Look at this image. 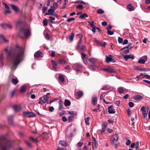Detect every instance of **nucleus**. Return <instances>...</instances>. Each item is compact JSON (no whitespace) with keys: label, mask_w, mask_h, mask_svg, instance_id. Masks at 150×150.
Returning a JSON list of instances; mask_svg holds the SVG:
<instances>
[{"label":"nucleus","mask_w":150,"mask_h":150,"mask_svg":"<svg viewBox=\"0 0 150 150\" xmlns=\"http://www.w3.org/2000/svg\"><path fill=\"white\" fill-rule=\"evenodd\" d=\"M8 57L11 59V63L12 64V70H15L24 57V49L22 47L16 45L15 47L9 51L7 48L4 49Z\"/></svg>","instance_id":"obj_1"},{"label":"nucleus","mask_w":150,"mask_h":150,"mask_svg":"<svg viewBox=\"0 0 150 150\" xmlns=\"http://www.w3.org/2000/svg\"><path fill=\"white\" fill-rule=\"evenodd\" d=\"M0 146L1 150H8L12 146V144L5 136H3L0 137Z\"/></svg>","instance_id":"obj_2"},{"label":"nucleus","mask_w":150,"mask_h":150,"mask_svg":"<svg viewBox=\"0 0 150 150\" xmlns=\"http://www.w3.org/2000/svg\"><path fill=\"white\" fill-rule=\"evenodd\" d=\"M30 34V32L29 29L23 28L20 29L18 35L19 37L22 38L23 36L27 37Z\"/></svg>","instance_id":"obj_3"},{"label":"nucleus","mask_w":150,"mask_h":150,"mask_svg":"<svg viewBox=\"0 0 150 150\" xmlns=\"http://www.w3.org/2000/svg\"><path fill=\"white\" fill-rule=\"evenodd\" d=\"M74 69L77 72H81L82 69L83 68L82 65L80 64H76L73 66Z\"/></svg>","instance_id":"obj_4"},{"label":"nucleus","mask_w":150,"mask_h":150,"mask_svg":"<svg viewBox=\"0 0 150 150\" xmlns=\"http://www.w3.org/2000/svg\"><path fill=\"white\" fill-rule=\"evenodd\" d=\"M23 114L24 116L28 117H33L35 116V115L34 113L29 111L23 112Z\"/></svg>","instance_id":"obj_5"},{"label":"nucleus","mask_w":150,"mask_h":150,"mask_svg":"<svg viewBox=\"0 0 150 150\" xmlns=\"http://www.w3.org/2000/svg\"><path fill=\"white\" fill-rule=\"evenodd\" d=\"M118 140V135L117 134H113L111 139V143L114 144V143L117 142Z\"/></svg>","instance_id":"obj_6"},{"label":"nucleus","mask_w":150,"mask_h":150,"mask_svg":"<svg viewBox=\"0 0 150 150\" xmlns=\"http://www.w3.org/2000/svg\"><path fill=\"white\" fill-rule=\"evenodd\" d=\"M103 70L108 73H115L116 72V70L112 67H110L108 68H104Z\"/></svg>","instance_id":"obj_7"},{"label":"nucleus","mask_w":150,"mask_h":150,"mask_svg":"<svg viewBox=\"0 0 150 150\" xmlns=\"http://www.w3.org/2000/svg\"><path fill=\"white\" fill-rule=\"evenodd\" d=\"M110 57L108 56L107 55H106L105 57V61L107 63H109L110 62H112L113 63L115 62V60L112 59V55H110Z\"/></svg>","instance_id":"obj_8"},{"label":"nucleus","mask_w":150,"mask_h":150,"mask_svg":"<svg viewBox=\"0 0 150 150\" xmlns=\"http://www.w3.org/2000/svg\"><path fill=\"white\" fill-rule=\"evenodd\" d=\"M141 110L142 111V116L144 118H145L147 114L148 110L146 109L145 107L143 106L141 108Z\"/></svg>","instance_id":"obj_9"},{"label":"nucleus","mask_w":150,"mask_h":150,"mask_svg":"<svg viewBox=\"0 0 150 150\" xmlns=\"http://www.w3.org/2000/svg\"><path fill=\"white\" fill-rule=\"evenodd\" d=\"M89 61L93 64V66H97V60L93 58H89L88 59Z\"/></svg>","instance_id":"obj_10"},{"label":"nucleus","mask_w":150,"mask_h":150,"mask_svg":"<svg viewBox=\"0 0 150 150\" xmlns=\"http://www.w3.org/2000/svg\"><path fill=\"white\" fill-rule=\"evenodd\" d=\"M92 142H93V149H94L96 148L98 145V141L96 140L94 137L92 138Z\"/></svg>","instance_id":"obj_11"},{"label":"nucleus","mask_w":150,"mask_h":150,"mask_svg":"<svg viewBox=\"0 0 150 150\" xmlns=\"http://www.w3.org/2000/svg\"><path fill=\"white\" fill-rule=\"evenodd\" d=\"M77 35L79 36L80 39L77 43L76 48H80L81 44L82 42V38L83 37V35L81 34H78Z\"/></svg>","instance_id":"obj_12"},{"label":"nucleus","mask_w":150,"mask_h":150,"mask_svg":"<svg viewBox=\"0 0 150 150\" xmlns=\"http://www.w3.org/2000/svg\"><path fill=\"white\" fill-rule=\"evenodd\" d=\"M34 56L37 58H40L43 56V54L42 52L39 51H38L35 52Z\"/></svg>","instance_id":"obj_13"},{"label":"nucleus","mask_w":150,"mask_h":150,"mask_svg":"<svg viewBox=\"0 0 150 150\" xmlns=\"http://www.w3.org/2000/svg\"><path fill=\"white\" fill-rule=\"evenodd\" d=\"M143 57L144 58V59H141H141H139L138 61L139 63L143 64L145 63L146 61L147 60V57L146 56H144Z\"/></svg>","instance_id":"obj_14"},{"label":"nucleus","mask_w":150,"mask_h":150,"mask_svg":"<svg viewBox=\"0 0 150 150\" xmlns=\"http://www.w3.org/2000/svg\"><path fill=\"white\" fill-rule=\"evenodd\" d=\"M14 110L16 112L19 111L21 110V107L19 105H15L13 107Z\"/></svg>","instance_id":"obj_15"},{"label":"nucleus","mask_w":150,"mask_h":150,"mask_svg":"<svg viewBox=\"0 0 150 150\" xmlns=\"http://www.w3.org/2000/svg\"><path fill=\"white\" fill-rule=\"evenodd\" d=\"M108 112L110 114L114 113H115V109H113L112 105L108 107Z\"/></svg>","instance_id":"obj_16"},{"label":"nucleus","mask_w":150,"mask_h":150,"mask_svg":"<svg viewBox=\"0 0 150 150\" xmlns=\"http://www.w3.org/2000/svg\"><path fill=\"white\" fill-rule=\"evenodd\" d=\"M124 59L127 60L128 59L131 58L133 59L134 58V56L133 55L129 54L128 55H125L124 56Z\"/></svg>","instance_id":"obj_17"},{"label":"nucleus","mask_w":150,"mask_h":150,"mask_svg":"<svg viewBox=\"0 0 150 150\" xmlns=\"http://www.w3.org/2000/svg\"><path fill=\"white\" fill-rule=\"evenodd\" d=\"M48 12L47 13H46V15H51L53 14V13L54 12V9L50 8L48 10Z\"/></svg>","instance_id":"obj_18"},{"label":"nucleus","mask_w":150,"mask_h":150,"mask_svg":"<svg viewBox=\"0 0 150 150\" xmlns=\"http://www.w3.org/2000/svg\"><path fill=\"white\" fill-rule=\"evenodd\" d=\"M143 98V97L142 96L139 95L134 96V99L139 101L141 100Z\"/></svg>","instance_id":"obj_19"},{"label":"nucleus","mask_w":150,"mask_h":150,"mask_svg":"<svg viewBox=\"0 0 150 150\" xmlns=\"http://www.w3.org/2000/svg\"><path fill=\"white\" fill-rule=\"evenodd\" d=\"M97 98L96 97H94L92 98L91 102L92 104L95 105L97 103Z\"/></svg>","instance_id":"obj_20"},{"label":"nucleus","mask_w":150,"mask_h":150,"mask_svg":"<svg viewBox=\"0 0 150 150\" xmlns=\"http://www.w3.org/2000/svg\"><path fill=\"white\" fill-rule=\"evenodd\" d=\"M58 103L59 104L58 109L59 110H61L63 108V102L62 100H59L58 102Z\"/></svg>","instance_id":"obj_21"},{"label":"nucleus","mask_w":150,"mask_h":150,"mask_svg":"<svg viewBox=\"0 0 150 150\" xmlns=\"http://www.w3.org/2000/svg\"><path fill=\"white\" fill-rule=\"evenodd\" d=\"M12 83L14 85H16L18 82V81L17 79L13 78L11 79Z\"/></svg>","instance_id":"obj_22"},{"label":"nucleus","mask_w":150,"mask_h":150,"mask_svg":"<svg viewBox=\"0 0 150 150\" xmlns=\"http://www.w3.org/2000/svg\"><path fill=\"white\" fill-rule=\"evenodd\" d=\"M8 121L10 125H13V117L12 116H10L8 117Z\"/></svg>","instance_id":"obj_23"},{"label":"nucleus","mask_w":150,"mask_h":150,"mask_svg":"<svg viewBox=\"0 0 150 150\" xmlns=\"http://www.w3.org/2000/svg\"><path fill=\"white\" fill-rule=\"evenodd\" d=\"M64 104L65 106H67L70 105L71 103L69 100H68L66 99L64 100Z\"/></svg>","instance_id":"obj_24"},{"label":"nucleus","mask_w":150,"mask_h":150,"mask_svg":"<svg viewBox=\"0 0 150 150\" xmlns=\"http://www.w3.org/2000/svg\"><path fill=\"white\" fill-rule=\"evenodd\" d=\"M26 86L25 85L23 86L21 88L20 92L23 93L25 91L26 89Z\"/></svg>","instance_id":"obj_25"},{"label":"nucleus","mask_w":150,"mask_h":150,"mask_svg":"<svg viewBox=\"0 0 150 150\" xmlns=\"http://www.w3.org/2000/svg\"><path fill=\"white\" fill-rule=\"evenodd\" d=\"M77 95L79 97H81L83 95V93L82 91H79L76 92Z\"/></svg>","instance_id":"obj_26"},{"label":"nucleus","mask_w":150,"mask_h":150,"mask_svg":"<svg viewBox=\"0 0 150 150\" xmlns=\"http://www.w3.org/2000/svg\"><path fill=\"white\" fill-rule=\"evenodd\" d=\"M11 6L12 9L15 11L17 12L19 10L18 8L16 6L13 4H11Z\"/></svg>","instance_id":"obj_27"},{"label":"nucleus","mask_w":150,"mask_h":150,"mask_svg":"<svg viewBox=\"0 0 150 150\" xmlns=\"http://www.w3.org/2000/svg\"><path fill=\"white\" fill-rule=\"evenodd\" d=\"M46 103V102L44 100L43 98L42 97H41L40 98L39 100V103L40 104H43L45 103Z\"/></svg>","instance_id":"obj_28"},{"label":"nucleus","mask_w":150,"mask_h":150,"mask_svg":"<svg viewBox=\"0 0 150 150\" xmlns=\"http://www.w3.org/2000/svg\"><path fill=\"white\" fill-rule=\"evenodd\" d=\"M0 40H3L5 42H7L9 41L8 40L6 39L2 35H0Z\"/></svg>","instance_id":"obj_29"},{"label":"nucleus","mask_w":150,"mask_h":150,"mask_svg":"<svg viewBox=\"0 0 150 150\" xmlns=\"http://www.w3.org/2000/svg\"><path fill=\"white\" fill-rule=\"evenodd\" d=\"M88 17V15L87 14L83 13L79 16V18L81 19H84V18L87 17Z\"/></svg>","instance_id":"obj_30"},{"label":"nucleus","mask_w":150,"mask_h":150,"mask_svg":"<svg viewBox=\"0 0 150 150\" xmlns=\"http://www.w3.org/2000/svg\"><path fill=\"white\" fill-rule=\"evenodd\" d=\"M74 36V33H71V35H69V39L71 42L73 40Z\"/></svg>","instance_id":"obj_31"},{"label":"nucleus","mask_w":150,"mask_h":150,"mask_svg":"<svg viewBox=\"0 0 150 150\" xmlns=\"http://www.w3.org/2000/svg\"><path fill=\"white\" fill-rule=\"evenodd\" d=\"M127 8L130 11H133L134 10L133 7L130 4H129L127 5Z\"/></svg>","instance_id":"obj_32"},{"label":"nucleus","mask_w":150,"mask_h":150,"mask_svg":"<svg viewBox=\"0 0 150 150\" xmlns=\"http://www.w3.org/2000/svg\"><path fill=\"white\" fill-rule=\"evenodd\" d=\"M52 62L53 66V68L54 69H56L57 65V63L53 60H52Z\"/></svg>","instance_id":"obj_33"},{"label":"nucleus","mask_w":150,"mask_h":150,"mask_svg":"<svg viewBox=\"0 0 150 150\" xmlns=\"http://www.w3.org/2000/svg\"><path fill=\"white\" fill-rule=\"evenodd\" d=\"M102 133L105 131V129L107 127V125L103 124L102 125Z\"/></svg>","instance_id":"obj_34"},{"label":"nucleus","mask_w":150,"mask_h":150,"mask_svg":"<svg viewBox=\"0 0 150 150\" xmlns=\"http://www.w3.org/2000/svg\"><path fill=\"white\" fill-rule=\"evenodd\" d=\"M59 79L60 81L62 83H63L64 81V78L63 76H60L59 77Z\"/></svg>","instance_id":"obj_35"},{"label":"nucleus","mask_w":150,"mask_h":150,"mask_svg":"<svg viewBox=\"0 0 150 150\" xmlns=\"http://www.w3.org/2000/svg\"><path fill=\"white\" fill-rule=\"evenodd\" d=\"M121 50L123 51L124 53L126 54L129 52V49H124V48L121 49Z\"/></svg>","instance_id":"obj_36"},{"label":"nucleus","mask_w":150,"mask_h":150,"mask_svg":"<svg viewBox=\"0 0 150 150\" xmlns=\"http://www.w3.org/2000/svg\"><path fill=\"white\" fill-rule=\"evenodd\" d=\"M59 143L62 146H66L67 145L66 143L63 141H60Z\"/></svg>","instance_id":"obj_37"},{"label":"nucleus","mask_w":150,"mask_h":150,"mask_svg":"<svg viewBox=\"0 0 150 150\" xmlns=\"http://www.w3.org/2000/svg\"><path fill=\"white\" fill-rule=\"evenodd\" d=\"M118 91L119 93H122L124 92V89L122 87H120L119 88H118Z\"/></svg>","instance_id":"obj_38"},{"label":"nucleus","mask_w":150,"mask_h":150,"mask_svg":"<svg viewBox=\"0 0 150 150\" xmlns=\"http://www.w3.org/2000/svg\"><path fill=\"white\" fill-rule=\"evenodd\" d=\"M97 12L98 14H101L104 13V11L103 9H99L97 11Z\"/></svg>","instance_id":"obj_39"},{"label":"nucleus","mask_w":150,"mask_h":150,"mask_svg":"<svg viewBox=\"0 0 150 150\" xmlns=\"http://www.w3.org/2000/svg\"><path fill=\"white\" fill-rule=\"evenodd\" d=\"M110 88V86L109 85H106L103 87L102 89L103 90H107Z\"/></svg>","instance_id":"obj_40"},{"label":"nucleus","mask_w":150,"mask_h":150,"mask_svg":"<svg viewBox=\"0 0 150 150\" xmlns=\"http://www.w3.org/2000/svg\"><path fill=\"white\" fill-rule=\"evenodd\" d=\"M42 98H43L44 100H45L46 102H48L49 98L47 95L44 96Z\"/></svg>","instance_id":"obj_41"},{"label":"nucleus","mask_w":150,"mask_h":150,"mask_svg":"<svg viewBox=\"0 0 150 150\" xmlns=\"http://www.w3.org/2000/svg\"><path fill=\"white\" fill-rule=\"evenodd\" d=\"M100 108V105L99 104H98V106H97V109H95L93 111H95L96 112H97L100 111V110H99Z\"/></svg>","instance_id":"obj_42"},{"label":"nucleus","mask_w":150,"mask_h":150,"mask_svg":"<svg viewBox=\"0 0 150 150\" xmlns=\"http://www.w3.org/2000/svg\"><path fill=\"white\" fill-rule=\"evenodd\" d=\"M89 119V118L88 117H86L85 119V122L86 124L89 125V123L88 122Z\"/></svg>","instance_id":"obj_43"},{"label":"nucleus","mask_w":150,"mask_h":150,"mask_svg":"<svg viewBox=\"0 0 150 150\" xmlns=\"http://www.w3.org/2000/svg\"><path fill=\"white\" fill-rule=\"evenodd\" d=\"M30 140L33 141V142H38L37 139H35L32 137H30Z\"/></svg>","instance_id":"obj_44"},{"label":"nucleus","mask_w":150,"mask_h":150,"mask_svg":"<svg viewBox=\"0 0 150 150\" xmlns=\"http://www.w3.org/2000/svg\"><path fill=\"white\" fill-rule=\"evenodd\" d=\"M58 62V63L61 64H64L65 63V62L63 59H60L59 60Z\"/></svg>","instance_id":"obj_45"},{"label":"nucleus","mask_w":150,"mask_h":150,"mask_svg":"<svg viewBox=\"0 0 150 150\" xmlns=\"http://www.w3.org/2000/svg\"><path fill=\"white\" fill-rule=\"evenodd\" d=\"M76 8L80 9H82L83 8V6L81 4H79L77 5L76 7Z\"/></svg>","instance_id":"obj_46"},{"label":"nucleus","mask_w":150,"mask_h":150,"mask_svg":"<svg viewBox=\"0 0 150 150\" xmlns=\"http://www.w3.org/2000/svg\"><path fill=\"white\" fill-rule=\"evenodd\" d=\"M75 20V19L74 18H68L67 20V21L68 22H70L72 21H74Z\"/></svg>","instance_id":"obj_47"},{"label":"nucleus","mask_w":150,"mask_h":150,"mask_svg":"<svg viewBox=\"0 0 150 150\" xmlns=\"http://www.w3.org/2000/svg\"><path fill=\"white\" fill-rule=\"evenodd\" d=\"M81 58L82 59H86V54L84 53H81Z\"/></svg>","instance_id":"obj_48"},{"label":"nucleus","mask_w":150,"mask_h":150,"mask_svg":"<svg viewBox=\"0 0 150 150\" xmlns=\"http://www.w3.org/2000/svg\"><path fill=\"white\" fill-rule=\"evenodd\" d=\"M128 105L131 108L134 107V103L132 102H129L128 103Z\"/></svg>","instance_id":"obj_49"},{"label":"nucleus","mask_w":150,"mask_h":150,"mask_svg":"<svg viewBox=\"0 0 150 150\" xmlns=\"http://www.w3.org/2000/svg\"><path fill=\"white\" fill-rule=\"evenodd\" d=\"M88 68L90 70L92 71H94L95 69V68L91 65H89Z\"/></svg>","instance_id":"obj_50"},{"label":"nucleus","mask_w":150,"mask_h":150,"mask_svg":"<svg viewBox=\"0 0 150 150\" xmlns=\"http://www.w3.org/2000/svg\"><path fill=\"white\" fill-rule=\"evenodd\" d=\"M6 24L5 23H2L0 25L1 27L4 29H6Z\"/></svg>","instance_id":"obj_51"},{"label":"nucleus","mask_w":150,"mask_h":150,"mask_svg":"<svg viewBox=\"0 0 150 150\" xmlns=\"http://www.w3.org/2000/svg\"><path fill=\"white\" fill-rule=\"evenodd\" d=\"M74 117V115L72 116H69L68 118L69 121H71L72 120Z\"/></svg>","instance_id":"obj_52"},{"label":"nucleus","mask_w":150,"mask_h":150,"mask_svg":"<svg viewBox=\"0 0 150 150\" xmlns=\"http://www.w3.org/2000/svg\"><path fill=\"white\" fill-rule=\"evenodd\" d=\"M123 39L120 37L118 38V42L120 43H121L123 42Z\"/></svg>","instance_id":"obj_53"},{"label":"nucleus","mask_w":150,"mask_h":150,"mask_svg":"<svg viewBox=\"0 0 150 150\" xmlns=\"http://www.w3.org/2000/svg\"><path fill=\"white\" fill-rule=\"evenodd\" d=\"M43 23L45 26H47V19H45L43 20Z\"/></svg>","instance_id":"obj_54"},{"label":"nucleus","mask_w":150,"mask_h":150,"mask_svg":"<svg viewBox=\"0 0 150 150\" xmlns=\"http://www.w3.org/2000/svg\"><path fill=\"white\" fill-rule=\"evenodd\" d=\"M131 143V140L129 139H128L126 142V145L127 146H128L130 145Z\"/></svg>","instance_id":"obj_55"},{"label":"nucleus","mask_w":150,"mask_h":150,"mask_svg":"<svg viewBox=\"0 0 150 150\" xmlns=\"http://www.w3.org/2000/svg\"><path fill=\"white\" fill-rule=\"evenodd\" d=\"M68 113L70 115L74 116L76 115V113L74 112V111H69L68 112Z\"/></svg>","instance_id":"obj_56"},{"label":"nucleus","mask_w":150,"mask_h":150,"mask_svg":"<svg viewBox=\"0 0 150 150\" xmlns=\"http://www.w3.org/2000/svg\"><path fill=\"white\" fill-rule=\"evenodd\" d=\"M85 48H86V47H85V46L84 45L82 46L81 47L80 46V48H76L77 49H78V48H79V49H81V50H84L85 49Z\"/></svg>","instance_id":"obj_57"},{"label":"nucleus","mask_w":150,"mask_h":150,"mask_svg":"<svg viewBox=\"0 0 150 150\" xmlns=\"http://www.w3.org/2000/svg\"><path fill=\"white\" fill-rule=\"evenodd\" d=\"M108 33V35H112L113 34V32L109 30H108L107 31Z\"/></svg>","instance_id":"obj_58"},{"label":"nucleus","mask_w":150,"mask_h":150,"mask_svg":"<svg viewBox=\"0 0 150 150\" xmlns=\"http://www.w3.org/2000/svg\"><path fill=\"white\" fill-rule=\"evenodd\" d=\"M108 121L111 124H113L114 122V121L111 119H109L108 120Z\"/></svg>","instance_id":"obj_59"},{"label":"nucleus","mask_w":150,"mask_h":150,"mask_svg":"<svg viewBox=\"0 0 150 150\" xmlns=\"http://www.w3.org/2000/svg\"><path fill=\"white\" fill-rule=\"evenodd\" d=\"M82 143L81 142H79L77 144L78 147L79 148L81 147L82 145Z\"/></svg>","instance_id":"obj_60"},{"label":"nucleus","mask_w":150,"mask_h":150,"mask_svg":"<svg viewBox=\"0 0 150 150\" xmlns=\"http://www.w3.org/2000/svg\"><path fill=\"white\" fill-rule=\"evenodd\" d=\"M54 110V108L53 106H50L49 108V110L51 112H52Z\"/></svg>","instance_id":"obj_61"},{"label":"nucleus","mask_w":150,"mask_h":150,"mask_svg":"<svg viewBox=\"0 0 150 150\" xmlns=\"http://www.w3.org/2000/svg\"><path fill=\"white\" fill-rule=\"evenodd\" d=\"M58 4L56 2L54 3L53 4V6L54 7V8L55 9H56V8H57V7H58Z\"/></svg>","instance_id":"obj_62"},{"label":"nucleus","mask_w":150,"mask_h":150,"mask_svg":"<svg viewBox=\"0 0 150 150\" xmlns=\"http://www.w3.org/2000/svg\"><path fill=\"white\" fill-rule=\"evenodd\" d=\"M15 91H13L10 93V96L11 98H13L15 94Z\"/></svg>","instance_id":"obj_63"},{"label":"nucleus","mask_w":150,"mask_h":150,"mask_svg":"<svg viewBox=\"0 0 150 150\" xmlns=\"http://www.w3.org/2000/svg\"><path fill=\"white\" fill-rule=\"evenodd\" d=\"M62 120L64 122H65L67 120V119L65 116H63L62 117Z\"/></svg>","instance_id":"obj_64"}]
</instances>
